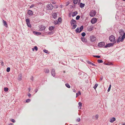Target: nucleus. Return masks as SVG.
Instances as JSON below:
<instances>
[{
	"label": "nucleus",
	"mask_w": 125,
	"mask_h": 125,
	"mask_svg": "<svg viewBox=\"0 0 125 125\" xmlns=\"http://www.w3.org/2000/svg\"><path fill=\"white\" fill-rule=\"evenodd\" d=\"M10 67H8L7 68V72H10Z\"/></svg>",
	"instance_id": "obj_38"
},
{
	"label": "nucleus",
	"mask_w": 125,
	"mask_h": 125,
	"mask_svg": "<svg viewBox=\"0 0 125 125\" xmlns=\"http://www.w3.org/2000/svg\"><path fill=\"white\" fill-rule=\"evenodd\" d=\"M95 117L96 120H97L98 117V115L97 114L95 116Z\"/></svg>",
	"instance_id": "obj_40"
},
{
	"label": "nucleus",
	"mask_w": 125,
	"mask_h": 125,
	"mask_svg": "<svg viewBox=\"0 0 125 125\" xmlns=\"http://www.w3.org/2000/svg\"><path fill=\"white\" fill-rule=\"evenodd\" d=\"M77 13H78L77 11H75L72 14L73 17H74L77 14Z\"/></svg>",
	"instance_id": "obj_17"
},
{
	"label": "nucleus",
	"mask_w": 125,
	"mask_h": 125,
	"mask_svg": "<svg viewBox=\"0 0 125 125\" xmlns=\"http://www.w3.org/2000/svg\"><path fill=\"white\" fill-rule=\"evenodd\" d=\"M34 6V4H33L31 5V6H30V8H32Z\"/></svg>",
	"instance_id": "obj_46"
},
{
	"label": "nucleus",
	"mask_w": 125,
	"mask_h": 125,
	"mask_svg": "<svg viewBox=\"0 0 125 125\" xmlns=\"http://www.w3.org/2000/svg\"><path fill=\"white\" fill-rule=\"evenodd\" d=\"M26 21L27 26L30 27H31V25L30 23V20L29 19H27L26 20Z\"/></svg>",
	"instance_id": "obj_5"
},
{
	"label": "nucleus",
	"mask_w": 125,
	"mask_h": 125,
	"mask_svg": "<svg viewBox=\"0 0 125 125\" xmlns=\"http://www.w3.org/2000/svg\"><path fill=\"white\" fill-rule=\"evenodd\" d=\"M111 85L110 84V86H109V87L108 88V92H109L110 91V89H111Z\"/></svg>",
	"instance_id": "obj_37"
},
{
	"label": "nucleus",
	"mask_w": 125,
	"mask_h": 125,
	"mask_svg": "<svg viewBox=\"0 0 125 125\" xmlns=\"http://www.w3.org/2000/svg\"><path fill=\"white\" fill-rule=\"evenodd\" d=\"M115 120V118L114 117H112L111 118L110 120V122L111 123H113Z\"/></svg>",
	"instance_id": "obj_13"
},
{
	"label": "nucleus",
	"mask_w": 125,
	"mask_h": 125,
	"mask_svg": "<svg viewBox=\"0 0 125 125\" xmlns=\"http://www.w3.org/2000/svg\"><path fill=\"white\" fill-rule=\"evenodd\" d=\"M30 91V90H29V91Z\"/></svg>",
	"instance_id": "obj_61"
},
{
	"label": "nucleus",
	"mask_w": 125,
	"mask_h": 125,
	"mask_svg": "<svg viewBox=\"0 0 125 125\" xmlns=\"http://www.w3.org/2000/svg\"><path fill=\"white\" fill-rule=\"evenodd\" d=\"M73 91V92H75V90H74Z\"/></svg>",
	"instance_id": "obj_59"
},
{
	"label": "nucleus",
	"mask_w": 125,
	"mask_h": 125,
	"mask_svg": "<svg viewBox=\"0 0 125 125\" xmlns=\"http://www.w3.org/2000/svg\"><path fill=\"white\" fill-rule=\"evenodd\" d=\"M82 41L84 42H87V40L84 37H83V38H82Z\"/></svg>",
	"instance_id": "obj_18"
},
{
	"label": "nucleus",
	"mask_w": 125,
	"mask_h": 125,
	"mask_svg": "<svg viewBox=\"0 0 125 125\" xmlns=\"http://www.w3.org/2000/svg\"><path fill=\"white\" fill-rule=\"evenodd\" d=\"M28 96L29 97H31V94H30L29 93V94H28Z\"/></svg>",
	"instance_id": "obj_50"
},
{
	"label": "nucleus",
	"mask_w": 125,
	"mask_h": 125,
	"mask_svg": "<svg viewBox=\"0 0 125 125\" xmlns=\"http://www.w3.org/2000/svg\"><path fill=\"white\" fill-rule=\"evenodd\" d=\"M78 2V0H73V3L74 4H76Z\"/></svg>",
	"instance_id": "obj_27"
},
{
	"label": "nucleus",
	"mask_w": 125,
	"mask_h": 125,
	"mask_svg": "<svg viewBox=\"0 0 125 125\" xmlns=\"http://www.w3.org/2000/svg\"><path fill=\"white\" fill-rule=\"evenodd\" d=\"M80 118H78V119H77V120H76V121H77V122H79L80 121Z\"/></svg>",
	"instance_id": "obj_44"
},
{
	"label": "nucleus",
	"mask_w": 125,
	"mask_h": 125,
	"mask_svg": "<svg viewBox=\"0 0 125 125\" xmlns=\"http://www.w3.org/2000/svg\"><path fill=\"white\" fill-rule=\"evenodd\" d=\"M97 61L98 63H103V61L102 60H97Z\"/></svg>",
	"instance_id": "obj_28"
},
{
	"label": "nucleus",
	"mask_w": 125,
	"mask_h": 125,
	"mask_svg": "<svg viewBox=\"0 0 125 125\" xmlns=\"http://www.w3.org/2000/svg\"><path fill=\"white\" fill-rule=\"evenodd\" d=\"M119 32L121 36L124 33V31L122 30H119Z\"/></svg>",
	"instance_id": "obj_14"
},
{
	"label": "nucleus",
	"mask_w": 125,
	"mask_h": 125,
	"mask_svg": "<svg viewBox=\"0 0 125 125\" xmlns=\"http://www.w3.org/2000/svg\"><path fill=\"white\" fill-rule=\"evenodd\" d=\"M105 45L104 43V42H101L98 44V46L99 47H103Z\"/></svg>",
	"instance_id": "obj_10"
},
{
	"label": "nucleus",
	"mask_w": 125,
	"mask_h": 125,
	"mask_svg": "<svg viewBox=\"0 0 125 125\" xmlns=\"http://www.w3.org/2000/svg\"><path fill=\"white\" fill-rule=\"evenodd\" d=\"M73 25V27H72V29H75L76 27V26H77V25H75V24H74Z\"/></svg>",
	"instance_id": "obj_32"
},
{
	"label": "nucleus",
	"mask_w": 125,
	"mask_h": 125,
	"mask_svg": "<svg viewBox=\"0 0 125 125\" xmlns=\"http://www.w3.org/2000/svg\"><path fill=\"white\" fill-rule=\"evenodd\" d=\"M32 49L33 51H34V49H35L36 51H37L38 50V48L36 46H35Z\"/></svg>",
	"instance_id": "obj_25"
},
{
	"label": "nucleus",
	"mask_w": 125,
	"mask_h": 125,
	"mask_svg": "<svg viewBox=\"0 0 125 125\" xmlns=\"http://www.w3.org/2000/svg\"><path fill=\"white\" fill-rule=\"evenodd\" d=\"M28 13L30 15H32L33 13L32 11L31 10H29L28 11Z\"/></svg>",
	"instance_id": "obj_15"
},
{
	"label": "nucleus",
	"mask_w": 125,
	"mask_h": 125,
	"mask_svg": "<svg viewBox=\"0 0 125 125\" xmlns=\"http://www.w3.org/2000/svg\"><path fill=\"white\" fill-rule=\"evenodd\" d=\"M22 78L21 77V76L20 77L18 78V80L19 81H20L21 80Z\"/></svg>",
	"instance_id": "obj_47"
},
{
	"label": "nucleus",
	"mask_w": 125,
	"mask_h": 125,
	"mask_svg": "<svg viewBox=\"0 0 125 125\" xmlns=\"http://www.w3.org/2000/svg\"><path fill=\"white\" fill-rule=\"evenodd\" d=\"M66 4H67V5H66V6H67L68 5V4H69V2H67L66 3Z\"/></svg>",
	"instance_id": "obj_54"
},
{
	"label": "nucleus",
	"mask_w": 125,
	"mask_h": 125,
	"mask_svg": "<svg viewBox=\"0 0 125 125\" xmlns=\"http://www.w3.org/2000/svg\"><path fill=\"white\" fill-rule=\"evenodd\" d=\"M52 16L53 18L55 19L57 17V14L56 13H54L53 14Z\"/></svg>",
	"instance_id": "obj_20"
},
{
	"label": "nucleus",
	"mask_w": 125,
	"mask_h": 125,
	"mask_svg": "<svg viewBox=\"0 0 125 125\" xmlns=\"http://www.w3.org/2000/svg\"><path fill=\"white\" fill-rule=\"evenodd\" d=\"M88 63L90 64H91L93 66H95V65L94 63H92V62H89Z\"/></svg>",
	"instance_id": "obj_33"
},
{
	"label": "nucleus",
	"mask_w": 125,
	"mask_h": 125,
	"mask_svg": "<svg viewBox=\"0 0 125 125\" xmlns=\"http://www.w3.org/2000/svg\"><path fill=\"white\" fill-rule=\"evenodd\" d=\"M123 38L122 36V37L121 38L120 37H119L117 40V42H118L120 41H121V42H123L124 39H123Z\"/></svg>",
	"instance_id": "obj_7"
},
{
	"label": "nucleus",
	"mask_w": 125,
	"mask_h": 125,
	"mask_svg": "<svg viewBox=\"0 0 125 125\" xmlns=\"http://www.w3.org/2000/svg\"><path fill=\"white\" fill-rule=\"evenodd\" d=\"M79 31V29L78 28H77L76 29V32H80Z\"/></svg>",
	"instance_id": "obj_35"
},
{
	"label": "nucleus",
	"mask_w": 125,
	"mask_h": 125,
	"mask_svg": "<svg viewBox=\"0 0 125 125\" xmlns=\"http://www.w3.org/2000/svg\"><path fill=\"white\" fill-rule=\"evenodd\" d=\"M93 56L94 57H96L97 58H99L100 57V56H94L93 55Z\"/></svg>",
	"instance_id": "obj_43"
},
{
	"label": "nucleus",
	"mask_w": 125,
	"mask_h": 125,
	"mask_svg": "<svg viewBox=\"0 0 125 125\" xmlns=\"http://www.w3.org/2000/svg\"><path fill=\"white\" fill-rule=\"evenodd\" d=\"M33 33L37 35H40L41 34V33L39 32H37L36 31H34Z\"/></svg>",
	"instance_id": "obj_24"
},
{
	"label": "nucleus",
	"mask_w": 125,
	"mask_h": 125,
	"mask_svg": "<svg viewBox=\"0 0 125 125\" xmlns=\"http://www.w3.org/2000/svg\"><path fill=\"white\" fill-rule=\"evenodd\" d=\"M122 125H125V123H123Z\"/></svg>",
	"instance_id": "obj_58"
},
{
	"label": "nucleus",
	"mask_w": 125,
	"mask_h": 125,
	"mask_svg": "<svg viewBox=\"0 0 125 125\" xmlns=\"http://www.w3.org/2000/svg\"><path fill=\"white\" fill-rule=\"evenodd\" d=\"M11 121L13 123H14L15 122V120L13 119H11Z\"/></svg>",
	"instance_id": "obj_45"
},
{
	"label": "nucleus",
	"mask_w": 125,
	"mask_h": 125,
	"mask_svg": "<svg viewBox=\"0 0 125 125\" xmlns=\"http://www.w3.org/2000/svg\"><path fill=\"white\" fill-rule=\"evenodd\" d=\"M13 125V124H11V123H10V124H9V125Z\"/></svg>",
	"instance_id": "obj_57"
},
{
	"label": "nucleus",
	"mask_w": 125,
	"mask_h": 125,
	"mask_svg": "<svg viewBox=\"0 0 125 125\" xmlns=\"http://www.w3.org/2000/svg\"><path fill=\"white\" fill-rule=\"evenodd\" d=\"M76 23V21L75 20L72 19L71 21V23L72 25L75 24Z\"/></svg>",
	"instance_id": "obj_12"
},
{
	"label": "nucleus",
	"mask_w": 125,
	"mask_h": 125,
	"mask_svg": "<svg viewBox=\"0 0 125 125\" xmlns=\"http://www.w3.org/2000/svg\"><path fill=\"white\" fill-rule=\"evenodd\" d=\"M30 99H28L26 100V102L29 103L30 101Z\"/></svg>",
	"instance_id": "obj_42"
},
{
	"label": "nucleus",
	"mask_w": 125,
	"mask_h": 125,
	"mask_svg": "<svg viewBox=\"0 0 125 125\" xmlns=\"http://www.w3.org/2000/svg\"><path fill=\"white\" fill-rule=\"evenodd\" d=\"M123 1H125V0H123Z\"/></svg>",
	"instance_id": "obj_60"
},
{
	"label": "nucleus",
	"mask_w": 125,
	"mask_h": 125,
	"mask_svg": "<svg viewBox=\"0 0 125 125\" xmlns=\"http://www.w3.org/2000/svg\"><path fill=\"white\" fill-rule=\"evenodd\" d=\"M109 39L111 42H114L115 41V37L114 36L112 35L109 37Z\"/></svg>",
	"instance_id": "obj_3"
},
{
	"label": "nucleus",
	"mask_w": 125,
	"mask_h": 125,
	"mask_svg": "<svg viewBox=\"0 0 125 125\" xmlns=\"http://www.w3.org/2000/svg\"><path fill=\"white\" fill-rule=\"evenodd\" d=\"M83 29V26H82L80 28V31L79 32H81Z\"/></svg>",
	"instance_id": "obj_29"
},
{
	"label": "nucleus",
	"mask_w": 125,
	"mask_h": 125,
	"mask_svg": "<svg viewBox=\"0 0 125 125\" xmlns=\"http://www.w3.org/2000/svg\"><path fill=\"white\" fill-rule=\"evenodd\" d=\"M66 4H67V5H66V6H67L68 5V4H69V2H67L66 3Z\"/></svg>",
	"instance_id": "obj_53"
},
{
	"label": "nucleus",
	"mask_w": 125,
	"mask_h": 125,
	"mask_svg": "<svg viewBox=\"0 0 125 125\" xmlns=\"http://www.w3.org/2000/svg\"><path fill=\"white\" fill-rule=\"evenodd\" d=\"M78 104L81 107L82 106V103L81 102H79L78 103Z\"/></svg>",
	"instance_id": "obj_41"
},
{
	"label": "nucleus",
	"mask_w": 125,
	"mask_h": 125,
	"mask_svg": "<svg viewBox=\"0 0 125 125\" xmlns=\"http://www.w3.org/2000/svg\"><path fill=\"white\" fill-rule=\"evenodd\" d=\"M66 86L68 88H70V86L69 84H68V83H66L65 84Z\"/></svg>",
	"instance_id": "obj_30"
},
{
	"label": "nucleus",
	"mask_w": 125,
	"mask_h": 125,
	"mask_svg": "<svg viewBox=\"0 0 125 125\" xmlns=\"http://www.w3.org/2000/svg\"><path fill=\"white\" fill-rule=\"evenodd\" d=\"M4 91L5 92H7L8 91V88L7 87L4 88Z\"/></svg>",
	"instance_id": "obj_31"
},
{
	"label": "nucleus",
	"mask_w": 125,
	"mask_h": 125,
	"mask_svg": "<svg viewBox=\"0 0 125 125\" xmlns=\"http://www.w3.org/2000/svg\"><path fill=\"white\" fill-rule=\"evenodd\" d=\"M77 93L78 94H79V95H81V92L79 91Z\"/></svg>",
	"instance_id": "obj_49"
},
{
	"label": "nucleus",
	"mask_w": 125,
	"mask_h": 125,
	"mask_svg": "<svg viewBox=\"0 0 125 125\" xmlns=\"http://www.w3.org/2000/svg\"><path fill=\"white\" fill-rule=\"evenodd\" d=\"M85 35L86 34L84 32L82 33L81 34L82 36H83V37H84L85 36Z\"/></svg>",
	"instance_id": "obj_36"
},
{
	"label": "nucleus",
	"mask_w": 125,
	"mask_h": 125,
	"mask_svg": "<svg viewBox=\"0 0 125 125\" xmlns=\"http://www.w3.org/2000/svg\"><path fill=\"white\" fill-rule=\"evenodd\" d=\"M45 26H42L41 27L40 29V31H43L45 29Z\"/></svg>",
	"instance_id": "obj_22"
},
{
	"label": "nucleus",
	"mask_w": 125,
	"mask_h": 125,
	"mask_svg": "<svg viewBox=\"0 0 125 125\" xmlns=\"http://www.w3.org/2000/svg\"><path fill=\"white\" fill-rule=\"evenodd\" d=\"M1 65L2 66H3L4 65V63L3 62H1Z\"/></svg>",
	"instance_id": "obj_51"
},
{
	"label": "nucleus",
	"mask_w": 125,
	"mask_h": 125,
	"mask_svg": "<svg viewBox=\"0 0 125 125\" xmlns=\"http://www.w3.org/2000/svg\"><path fill=\"white\" fill-rule=\"evenodd\" d=\"M51 73L53 76L54 77L55 75V70L54 69H52L51 71Z\"/></svg>",
	"instance_id": "obj_11"
},
{
	"label": "nucleus",
	"mask_w": 125,
	"mask_h": 125,
	"mask_svg": "<svg viewBox=\"0 0 125 125\" xmlns=\"http://www.w3.org/2000/svg\"><path fill=\"white\" fill-rule=\"evenodd\" d=\"M114 45V44L112 43H109L106 45L105 46V48H107L108 47H109L111 46H113Z\"/></svg>",
	"instance_id": "obj_9"
},
{
	"label": "nucleus",
	"mask_w": 125,
	"mask_h": 125,
	"mask_svg": "<svg viewBox=\"0 0 125 125\" xmlns=\"http://www.w3.org/2000/svg\"><path fill=\"white\" fill-rule=\"evenodd\" d=\"M78 96V94L77 93L76 94V97H77V96Z\"/></svg>",
	"instance_id": "obj_52"
},
{
	"label": "nucleus",
	"mask_w": 125,
	"mask_h": 125,
	"mask_svg": "<svg viewBox=\"0 0 125 125\" xmlns=\"http://www.w3.org/2000/svg\"><path fill=\"white\" fill-rule=\"evenodd\" d=\"M96 14V12L95 10H92L90 12L89 14L92 17H93Z\"/></svg>",
	"instance_id": "obj_1"
},
{
	"label": "nucleus",
	"mask_w": 125,
	"mask_h": 125,
	"mask_svg": "<svg viewBox=\"0 0 125 125\" xmlns=\"http://www.w3.org/2000/svg\"><path fill=\"white\" fill-rule=\"evenodd\" d=\"M93 29L94 27L92 26H89L87 28V30L89 31H92L93 30Z\"/></svg>",
	"instance_id": "obj_6"
},
{
	"label": "nucleus",
	"mask_w": 125,
	"mask_h": 125,
	"mask_svg": "<svg viewBox=\"0 0 125 125\" xmlns=\"http://www.w3.org/2000/svg\"><path fill=\"white\" fill-rule=\"evenodd\" d=\"M37 90H35V92L36 93V92H37Z\"/></svg>",
	"instance_id": "obj_56"
},
{
	"label": "nucleus",
	"mask_w": 125,
	"mask_h": 125,
	"mask_svg": "<svg viewBox=\"0 0 125 125\" xmlns=\"http://www.w3.org/2000/svg\"><path fill=\"white\" fill-rule=\"evenodd\" d=\"M102 78H100V81H101V80H102Z\"/></svg>",
	"instance_id": "obj_55"
},
{
	"label": "nucleus",
	"mask_w": 125,
	"mask_h": 125,
	"mask_svg": "<svg viewBox=\"0 0 125 125\" xmlns=\"http://www.w3.org/2000/svg\"><path fill=\"white\" fill-rule=\"evenodd\" d=\"M47 8L49 9L52 10L53 9V6L52 4H49L48 5Z\"/></svg>",
	"instance_id": "obj_8"
},
{
	"label": "nucleus",
	"mask_w": 125,
	"mask_h": 125,
	"mask_svg": "<svg viewBox=\"0 0 125 125\" xmlns=\"http://www.w3.org/2000/svg\"><path fill=\"white\" fill-rule=\"evenodd\" d=\"M55 28V27L54 26H51L49 28V30L50 31H52Z\"/></svg>",
	"instance_id": "obj_19"
},
{
	"label": "nucleus",
	"mask_w": 125,
	"mask_h": 125,
	"mask_svg": "<svg viewBox=\"0 0 125 125\" xmlns=\"http://www.w3.org/2000/svg\"><path fill=\"white\" fill-rule=\"evenodd\" d=\"M44 72L46 73H49V70L48 69H45L44 70Z\"/></svg>",
	"instance_id": "obj_23"
},
{
	"label": "nucleus",
	"mask_w": 125,
	"mask_h": 125,
	"mask_svg": "<svg viewBox=\"0 0 125 125\" xmlns=\"http://www.w3.org/2000/svg\"><path fill=\"white\" fill-rule=\"evenodd\" d=\"M43 52L47 53H48L49 52L48 51L46 50H43Z\"/></svg>",
	"instance_id": "obj_34"
},
{
	"label": "nucleus",
	"mask_w": 125,
	"mask_h": 125,
	"mask_svg": "<svg viewBox=\"0 0 125 125\" xmlns=\"http://www.w3.org/2000/svg\"><path fill=\"white\" fill-rule=\"evenodd\" d=\"M90 41L92 42L95 41L96 40V38L95 37L94 35L91 36L90 37Z\"/></svg>",
	"instance_id": "obj_2"
},
{
	"label": "nucleus",
	"mask_w": 125,
	"mask_h": 125,
	"mask_svg": "<svg viewBox=\"0 0 125 125\" xmlns=\"http://www.w3.org/2000/svg\"><path fill=\"white\" fill-rule=\"evenodd\" d=\"M58 21H61V18H59L58 19Z\"/></svg>",
	"instance_id": "obj_48"
},
{
	"label": "nucleus",
	"mask_w": 125,
	"mask_h": 125,
	"mask_svg": "<svg viewBox=\"0 0 125 125\" xmlns=\"http://www.w3.org/2000/svg\"><path fill=\"white\" fill-rule=\"evenodd\" d=\"M3 23L4 25L6 27H7L8 26V25L7 23H6V22L4 20H3Z\"/></svg>",
	"instance_id": "obj_16"
},
{
	"label": "nucleus",
	"mask_w": 125,
	"mask_h": 125,
	"mask_svg": "<svg viewBox=\"0 0 125 125\" xmlns=\"http://www.w3.org/2000/svg\"><path fill=\"white\" fill-rule=\"evenodd\" d=\"M98 84L97 83L94 86V88L96 90V89L97 87L98 86Z\"/></svg>",
	"instance_id": "obj_26"
},
{
	"label": "nucleus",
	"mask_w": 125,
	"mask_h": 125,
	"mask_svg": "<svg viewBox=\"0 0 125 125\" xmlns=\"http://www.w3.org/2000/svg\"><path fill=\"white\" fill-rule=\"evenodd\" d=\"M85 5L84 4H83L82 3H81L80 4V7L81 8H83L84 6Z\"/></svg>",
	"instance_id": "obj_21"
},
{
	"label": "nucleus",
	"mask_w": 125,
	"mask_h": 125,
	"mask_svg": "<svg viewBox=\"0 0 125 125\" xmlns=\"http://www.w3.org/2000/svg\"><path fill=\"white\" fill-rule=\"evenodd\" d=\"M97 21V20L96 18H93L91 20V22L92 24H94L96 23Z\"/></svg>",
	"instance_id": "obj_4"
},
{
	"label": "nucleus",
	"mask_w": 125,
	"mask_h": 125,
	"mask_svg": "<svg viewBox=\"0 0 125 125\" xmlns=\"http://www.w3.org/2000/svg\"><path fill=\"white\" fill-rule=\"evenodd\" d=\"M80 16L79 15L77 16L76 17V19L77 20H78L80 18Z\"/></svg>",
	"instance_id": "obj_39"
}]
</instances>
